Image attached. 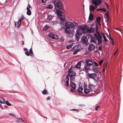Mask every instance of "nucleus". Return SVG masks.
<instances>
[{
	"label": "nucleus",
	"mask_w": 123,
	"mask_h": 123,
	"mask_svg": "<svg viewBox=\"0 0 123 123\" xmlns=\"http://www.w3.org/2000/svg\"><path fill=\"white\" fill-rule=\"evenodd\" d=\"M102 0H92L91 4L93 5H90L89 6V10L90 11H93L97 8V6H99V4H101L102 2Z\"/></svg>",
	"instance_id": "obj_1"
},
{
	"label": "nucleus",
	"mask_w": 123,
	"mask_h": 123,
	"mask_svg": "<svg viewBox=\"0 0 123 123\" xmlns=\"http://www.w3.org/2000/svg\"><path fill=\"white\" fill-rule=\"evenodd\" d=\"M78 25L75 22H68L65 24V27L66 29H71L72 31H73L74 28H77Z\"/></svg>",
	"instance_id": "obj_2"
},
{
	"label": "nucleus",
	"mask_w": 123,
	"mask_h": 123,
	"mask_svg": "<svg viewBox=\"0 0 123 123\" xmlns=\"http://www.w3.org/2000/svg\"><path fill=\"white\" fill-rule=\"evenodd\" d=\"M83 29V28H82L81 27L78 28L76 31L77 33L75 35L76 38H79V35H81L82 33L84 32Z\"/></svg>",
	"instance_id": "obj_3"
},
{
	"label": "nucleus",
	"mask_w": 123,
	"mask_h": 123,
	"mask_svg": "<svg viewBox=\"0 0 123 123\" xmlns=\"http://www.w3.org/2000/svg\"><path fill=\"white\" fill-rule=\"evenodd\" d=\"M54 4L55 7H56L61 9H62L63 8V4L62 2L60 1H58L56 3L55 1Z\"/></svg>",
	"instance_id": "obj_4"
},
{
	"label": "nucleus",
	"mask_w": 123,
	"mask_h": 123,
	"mask_svg": "<svg viewBox=\"0 0 123 123\" xmlns=\"http://www.w3.org/2000/svg\"><path fill=\"white\" fill-rule=\"evenodd\" d=\"M102 32H96L94 34V38H102Z\"/></svg>",
	"instance_id": "obj_5"
},
{
	"label": "nucleus",
	"mask_w": 123,
	"mask_h": 123,
	"mask_svg": "<svg viewBox=\"0 0 123 123\" xmlns=\"http://www.w3.org/2000/svg\"><path fill=\"white\" fill-rule=\"evenodd\" d=\"M101 39H91V42H93L94 43H96L97 40L98 41V45L100 44L102 42Z\"/></svg>",
	"instance_id": "obj_6"
},
{
	"label": "nucleus",
	"mask_w": 123,
	"mask_h": 123,
	"mask_svg": "<svg viewBox=\"0 0 123 123\" xmlns=\"http://www.w3.org/2000/svg\"><path fill=\"white\" fill-rule=\"evenodd\" d=\"M68 73V76L69 77L74 76L76 74V73L75 72L71 70V67L69 69Z\"/></svg>",
	"instance_id": "obj_7"
},
{
	"label": "nucleus",
	"mask_w": 123,
	"mask_h": 123,
	"mask_svg": "<svg viewBox=\"0 0 123 123\" xmlns=\"http://www.w3.org/2000/svg\"><path fill=\"white\" fill-rule=\"evenodd\" d=\"M76 84L73 82H70V86L72 88L70 89V91L72 92H74L76 87Z\"/></svg>",
	"instance_id": "obj_8"
},
{
	"label": "nucleus",
	"mask_w": 123,
	"mask_h": 123,
	"mask_svg": "<svg viewBox=\"0 0 123 123\" xmlns=\"http://www.w3.org/2000/svg\"><path fill=\"white\" fill-rule=\"evenodd\" d=\"M26 9L27 10V14L29 16L31 15V10L32 9V8L29 4L28 5Z\"/></svg>",
	"instance_id": "obj_9"
},
{
	"label": "nucleus",
	"mask_w": 123,
	"mask_h": 123,
	"mask_svg": "<svg viewBox=\"0 0 123 123\" xmlns=\"http://www.w3.org/2000/svg\"><path fill=\"white\" fill-rule=\"evenodd\" d=\"M87 76L89 78H92L94 80H95V78H96L97 76L95 73H93L92 74H88Z\"/></svg>",
	"instance_id": "obj_10"
},
{
	"label": "nucleus",
	"mask_w": 123,
	"mask_h": 123,
	"mask_svg": "<svg viewBox=\"0 0 123 123\" xmlns=\"http://www.w3.org/2000/svg\"><path fill=\"white\" fill-rule=\"evenodd\" d=\"M23 18H22L21 19L19 20L18 22H15V26L18 28H19L21 26V21L24 19Z\"/></svg>",
	"instance_id": "obj_11"
},
{
	"label": "nucleus",
	"mask_w": 123,
	"mask_h": 123,
	"mask_svg": "<svg viewBox=\"0 0 123 123\" xmlns=\"http://www.w3.org/2000/svg\"><path fill=\"white\" fill-rule=\"evenodd\" d=\"M86 63V64L90 66L92 65L93 64V61L91 59H88L87 60Z\"/></svg>",
	"instance_id": "obj_12"
},
{
	"label": "nucleus",
	"mask_w": 123,
	"mask_h": 123,
	"mask_svg": "<svg viewBox=\"0 0 123 123\" xmlns=\"http://www.w3.org/2000/svg\"><path fill=\"white\" fill-rule=\"evenodd\" d=\"M49 37L51 38H58V37L56 35H54L52 33H50L49 35Z\"/></svg>",
	"instance_id": "obj_13"
},
{
	"label": "nucleus",
	"mask_w": 123,
	"mask_h": 123,
	"mask_svg": "<svg viewBox=\"0 0 123 123\" xmlns=\"http://www.w3.org/2000/svg\"><path fill=\"white\" fill-rule=\"evenodd\" d=\"M88 39H81L80 42L84 45L87 46L88 44Z\"/></svg>",
	"instance_id": "obj_14"
},
{
	"label": "nucleus",
	"mask_w": 123,
	"mask_h": 123,
	"mask_svg": "<svg viewBox=\"0 0 123 123\" xmlns=\"http://www.w3.org/2000/svg\"><path fill=\"white\" fill-rule=\"evenodd\" d=\"M94 31V28L92 26H91L89 29H88L87 30V32L89 33H93Z\"/></svg>",
	"instance_id": "obj_15"
},
{
	"label": "nucleus",
	"mask_w": 123,
	"mask_h": 123,
	"mask_svg": "<svg viewBox=\"0 0 123 123\" xmlns=\"http://www.w3.org/2000/svg\"><path fill=\"white\" fill-rule=\"evenodd\" d=\"M59 18L61 21V24L64 25L65 23V18L64 17V16H62V15L60 16Z\"/></svg>",
	"instance_id": "obj_16"
},
{
	"label": "nucleus",
	"mask_w": 123,
	"mask_h": 123,
	"mask_svg": "<svg viewBox=\"0 0 123 123\" xmlns=\"http://www.w3.org/2000/svg\"><path fill=\"white\" fill-rule=\"evenodd\" d=\"M95 46L92 44H90L89 46L88 50L89 51L93 50L95 48Z\"/></svg>",
	"instance_id": "obj_17"
},
{
	"label": "nucleus",
	"mask_w": 123,
	"mask_h": 123,
	"mask_svg": "<svg viewBox=\"0 0 123 123\" xmlns=\"http://www.w3.org/2000/svg\"><path fill=\"white\" fill-rule=\"evenodd\" d=\"M76 48L77 46H75L74 47H73L72 48V50H75L74 52L73 53L74 54H75L79 51V49H76Z\"/></svg>",
	"instance_id": "obj_18"
},
{
	"label": "nucleus",
	"mask_w": 123,
	"mask_h": 123,
	"mask_svg": "<svg viewBox=\"0 0 123 123\" xmlns=\"http://www.w3.org/2000/svg\"><path fill=\"white\" fill-rule=\"evenodd\" d=\"M91 69L94 72L97 73H98V68L97 67L93 66L91 68Z\"/></svg>",
	"instance_id": "obj_19"
},
{
	"label": "nucleus",
	"mask_w": 123,
	"mask_h": 123,
	"mask_svg": "<svg viewBox=\"0 0 123 123\" xmlns=\"http://www.w3.org/2000/svg\"><path fill=\"white\" fill-rule=\"evenodd\" d=\"M95 86L93 85H89V88L90 90V92H92V91L94 90Z\"/></svg>",
	"instance_id": "obj_20"
},
{
	"label": "nucleus",
	"mask_w": 123,
	"mask_h": 123,
	"mask_svg": "<svg viewBox=\"0 0 123 123\" xmlns=\"http://www.w3.org/2000/svg\"><path fill=\"white\" fill-rule=\"evenodd\" d=\"M68 43L70 44L68 46H67L66 48L67 49H69L71 48L73 46V43L71 41H69L68 42Z\"/></svg>",
	"instance_id": "obj_21"
},
{
	"label": "nucleus",
	"mask_w": 123,
	"mask_h": 123,
	"mask_svg": "<svg viewBox=\"0 0 123 123\" xmlns=\"http://www.w3.org/2000/svg\"><path fill=\"white\" fill-rule=\"evenodd\" d=\"M88 25H85L81 27L82 28H83V30L84 32H85L87 30V29L88 28Z\"/></svg>",
	"instance_id": "obj_22"
},
{
	"label": "nucleus",
	"mask_w": 123,
	"mask_h": 123,
	"mask_svg": "<svg viewBox=\"0 0 123 123\" xmlns=\"http://www.w3.org/2000/svg\"><path fill=\"white\" fill-rule=\"evenodd\" d=\"M56 11L57 14L58 15H59L60 16L62 15V12L59 9H57L56 10Z\"/></svg>",
	"instance_id": "obj_23"
},
{
	"label": "nucleus",
	"mask_w": 123,
	"mask_h": 123,
	"mask_svg": "<svg viewBox=\"0 0 123 123\" xmlns=\"http://www.w3.org/2000/svg\"><path fill=\"white\" fill-rule=\"evenodd\" d=\"M89 19L90 21H92L93 19V15L91 13H90Z\"/></svg>",
	"instance_id": "obj_24"
},
{
	"label": "nucleus",
	"mask_w": 123,
	"mask_h": 123,
	"mask_svg": "<svg viewBox=\"0 0 123 123\" xmlns=\"http://www.w3.org/2000/svg\"><path fill=\"white\" fill-rule=\"evenodd\" d=\"M90 66L86 64L84 66L85 69L86 70H90Z\"/></svg>",
	"instance_id": "obj_25"
},
{
	"label": "nucleus",
	"mask_w": 123,
	"mask_h": 123,
	"mask_svg": "<svg viewBox=\"0 0 123 123\" xmlns=\"http://www.w3.org/2000/svg\"><path fill=\"white\" fill-rule=\"evenodd\" d=\"M84 92L86 93H88L90 92V89H87L85 87H84Z\"/></svg>",
	"instance_id": "obj_26"
},
{
	"label": "nucleus",
	"mask_w": 123,
	"mask_h": 123,
	"mask_svg": "<svg viewBox=\"0 0 123 123\" xmlns=\"http://www.w3.org/2000/svg\"><path fill=\"white\" fill-rule=\"evenodd\" d=\"M81 64L80 62H78L75 66V67L76 68H80L81 65Z\"/></svg>",
	"instance_id": "obj_27"
},
{
	"label": "nucleus",
	"mask_w": 123,
	"mask_h": 123,
	"mask_svg": "<svg viewBox=\"0 0 123 123\" xmlns=\"http://www.w3.org/2000/svg\"><path fill=\"white\" fill-rule=\"evenodd\" d=\"M72 31L71 29H68L66 28L65 29V31L68 34H70L71 32V31Z\"/></svg>",
	"instance_id": "obj_28"
},
{
	"label": "nucleus",
	"mask_w": 123,
	"mask_h": 123,
	"mask_svg": "<svg viewBox=\"0 0 123 123\" xmlns=\"http://www.w3.org/2000/svg\"><path fill=\"white\" fill-rule=\"evenodd\" d=\"M105 16L106 17L108 20H109V12L108 11H107L105 14Z\"/></svg>",
	"instance_id": "obj_29"
},
{
	"label": "nucleus",
	"mask_w": 123,
	"mask_h": 123,
	"mask_svg": "<svg viewBox=\"0 0 123 123\" xmlns=\"http://www.w3.org/2000/svg\"><path fill=\"white\" fill-rule=\"evenodd\" d=\"M83 90V88H82V87H80L79 88L78 91L79 93H81Z\"/></svg>",
	"instance_id": "obj_30"
},
{
	"label": "nucleus",
	"mask_w": 123,
	"mask_h": 123,
	"mask_svg": "<svg viewBox=\"0 0 123 123\" xmlns=\"http://www.w3.org/2000/svg\"><path fill=\"white\" fill-rule=\"evenodd\" d=\"M24 121L20 118H17L16 120V122H21Z\"/></svg>",
	"instance_id": "obj_31"
},
{
	"label": "nucleus",
	"mask_w": 123,
	"mask_h": 123,
	"mask_svg": "<svg viewBox=\"0 0 123 123\" xmlns=\"http://www.w3.org/2000/svg\"><path fill=\"white\" fill-rule=\"evenodd\" d=\"M5 103L4 99L2 97H0V103L1 104H4Z\"/></svg>",
	"instance_id": "obj_32"
},
{
	"label": "nucleus",
	"mask_w": 123,
	"mask_h": 123,
	"mask_svg": "<svg viewBox=\"0 0 123 123\" xmlns=\"http://www.w3.org/2000/svg\"><path fill=\"white\" fill-rule=\"evenodd\" d=\"M71 78V80H70V82L71 81L72 82H74L75 80V79L74 76H71L69 77Z\"/></svg>",
	"instance_id": "obj_33"
},
{
	"label": "nucleus",
	"mask_w": 123,
	"mask_h": 123,
	"mask_svg": "<svg viewBox=\"0 0 123 123\" xmlns=\"http://www.w3.org/2000/svg\"><path fill=\"white\" fill-rule=\"evenodd\" d=\"M30 55L31 56H32L33 55V52L32 50V49L31 48L29 50Z\"/></svg>",
	"instance_id": "obj_34"
},
{
	"label": "nucleus",
	"mask_w": 123,
	"mask_h": 123,
	"mask_svg": "<svg viewBox=\"0 0 123 123\" xmlns=\"http://www.w3.org/2000/svg\"><path fill=\"white\" fill-rule=\"evenodd\" d=\"M69 80H67L65 82L66 84L65 85V86L67 87H68L69 85Z\"/></svg>",
	"instance_id": "obj_35"
},
{
	"label": "nucleus",
	"mask_w": 123,
	"mask_h": 123,
	"mask_svg": "<svg viewBox=\"0 0 123 123\" xmlns=\"http://www.w3.org/2000/svg\"><path fill=\"white\" fill-rule=\"evenodd\" d=\"M97 11H104L105 12H106V10L105 8H101L99 9H97L96 10Z\"/></svg>",
	"instance_id": "obj_36"
},
{
	"label": "nucleus",
	"mask_w": 123,
	"mask_h": 123,
	"mask_svg": "<svg viewBox=\"0 0 123 123\" xmlns=\"http://www.w3.org/2000/svg\"><path fill=\"white\" fill-rule=\"evenodd\" d=\"M84 37H85V38L84 37V38H92L91 37L89 36V35H87L86 34L84 35Z\"/></svg>",
	"instance_id": "obj_37"
},
{
	"label": "nucleus",
	"mask_w": 123,
	"mask_h": 123,
	"mask_svg": "<svg viewBox=\"0 0 123 123\" xmlns=\"http://www.w3.org/2000/svg\"><path fill=\"white\" fill-rule=\"evenodd\" d=\"M48 18L49 20H51L52 18V17L51 15H49L47 17Z\"/></svg>",
	"instance_id": "obj_38"
},
{
	"label": "nucleus",
	"mask_w": 123,
	"mask_h": 123,
	"mask_svg": "<svg viewBox=\"0 0 123 123\" xmlns=\"http://www.w3.org/2000/svg\"><path fill=\"white\" fill-rule=\"evenodd\" d=\"M101 19V18L100 17H98L96 19V21L97 22L99 23Z\"/></svg>",
	"instance_id": "obj_39"
},
{
	"label": "nucleus",
	"mask_w": 123,
	"mask_h": 123,
	"mask_svg": "<svg viewBox=\"0 0 123 123\" xmlns=\"http://www.w3.org/2000/svg\"><path fill=\"white\" fill-rule=\"evenodd\" d=\"M53 6L51 4H49L47 6V7L49 9H52L53 8Z\"/></svg>",
	"instance_id": "obj_40"
},
{
	"label": "nucleus",
	"mask_w": 123,
	"mask_h": 123,
	"mask_svg": "<svg viewBox=\"0 0 123 123\" xmlns=\"http://www.w3.org/2000/svg\"><path fill=\"white\" fill-rule=\"evenodd\" d=\"M42 93L44 94H47L48 93L47 92V90H44L43 91H42Z\"/></svg>",
	"instance_id": "obj_41"
},
{
	"label": "nucleus",
	"mask_w": 123,
	"mask_h": 123,
	"mask_svg": "<svg viewBox=\"0 0 123 123\" xmlns=\"http://www.w3.org/2000/svg\"><path fill=\"white\" fill-rule=\"evenodd\" d=\"M6 103L7 104V105L9 106H10L11 105V104L8 101H6Z\"/></svg>",
	"instance_id": "obj_42"
},
{
	"label": "nucleus",
	"mask_w": 123,
	"mask_h": 123,
	"mask_svg": "<svg viewBox=\"0 0 123 123\" xmlns=\"http://www.w3.org/2000/svg\"><path fill=\"white\" fill-rule=\"evenodd\" d=\"M95 30H96V32H99L98 31V26L97 24H96L95 25Z\"/></svg>",
	"instance_id": "obj_43"
},
{
	"label": "nucleus",
	"mask_w": 123,
	"mask_h": 123,
	"mask_svg": "<svg viewBox=\"0 0 123 123\" xmlns=\"http://www.w3.org/2000/svg\"><path fill=\"white\" fill-rule=\"evenodd\" d=\"M101 35H102V36H103V38H104V39L106 38L105 35L103 33H102Z\"/></svg>",
	"instance_id": "obj_44"
},
{
	"label": "nucleus",
	"mask_w": 123,
	"mask_h": 123,
	"mask_svg": "<svg viewBox=\"0 0 123 123\" xmlns=\"http://www.w3.org/2000/svg\"><path fill=\"white\" fill-rule=\"evenodd\" d=\"M52 23H53V25H56L57 24V22L56 21H53Z\"/></svg>",
	"instance_id": "obj_45"
},
{
	"label": "nucleus",
	"mask_w": 123,
	"mask_h": 123,
	"mask_svg": "<svg viewBox=\"0 0 123 123\" xmlns=\"http://www.w3.org/2000/svg\"><path fill=\"white\" fill-rule=\"evenodd\" d=\"M49 26H48V25H46L44 28V29L45 30H47V29L49 28Z\"/></svg>",
	"instance_id": "obj_46"
},
{
	"label": "nucleus",
	"mask_w": 123,
	"mask_h": 123,
	"mask_svg": "<svg viewBox=\"0 0 123 123\" xmlns=\"http://www.w3.org/2000/svg\"><path fill=\"white\" fill-rule=\"evenodd\" d=\"M25 54L27 56L29 55V53L28 51H26L25 52Z\"/></svg>",
	"instance_id": "obj_47"
},
{
	"label": "nucleus",
	"mask_w": 123,
	"mask_h": 123,
	"mask_svg": "<svg viewBox=\"0 0 123 123\" xmlns=\"http://www.w3.org/2000/svg\"><path fill=\"white\" fill-rule=\"evenodd\" d=\"M103 61L102 60H101L99 62V63L100 65H101L102 63H103Z\"/></svg>",
	"instance_id": "obj_48"
},
{
	"label": "nucleus",
	"mask_w": 123,
	"mask_h": 123,
	"mask_svg": "<svg viewBox=\"0 0 123 123\" xmlns=\"http://www.w3.org/2000/svg\"><path fill=\"white\" fill-rule=\"evenodd\" d=\"M102 46H99V47L98 48V50H101V51L102 50Z\"/></svg>",
	"instance_id": "obj_49"
},
{
	"label": "nucleus",
	"mask_w": 123,
	"mask_h": 123,
	"mask_svg": "<svg viewBox=\"0 0 123 123\" xmlns=\"http://www.w3.org/2000/svg\"><path fill=\"white\" fill-rule=\"evenodd\" d=\"M9 114L10 115L12 116H13V117H15V115L13 113H9Z\"/></svg>",
	"instance_id": "obj_50"
},
{
	"label": "nucleus",
	"mask_w": 123,
	"mask_h": 123,
	"mask_svg": "<svg viewBox=\"0 0 123 123\" xmlns=\"http://www.w3.org/2000/svg\"><path fill=\"white\" fill-rule=\"evenodd\" d=\"M71 110L73 111H79V109H71Z\"/></svg>",
	"instance_id": "obj_51"
},
{
	"label": "nucleus",
	"mask_w": 123,
	"mask_h": 123,
	"mask_svg": "<svg viewBox=\"0 0 123 123\" xmlns=\"http://www.w3.org/2000/svg\"><path fill=\"white\" fill-rule=\"evenodd\" d=\"M94 63V65L96 66L97 67H98V64H97L96 62H93V63Z\"/></svg>",
	"instance_id": "obj_52"
},
{
	"label": "nucleus",
	"mask_w": 123,
	"mask_h": 123,
	"mask_svg": "<svg viewBox=\"0 0 123 123\" xmlns=\"http://www.w3.org/2000/svg\"><path fill=\"white\" fill-rule=\"evenodd\" d=\"M100 107L99 106H97L95 107V110H98V108H99Z\"/></svg>",
	"instance_id": "obj_53"
},
{
	"label": "nucleus",
	"mask_w": 123,
	"mask_h": 123,
	"mask_svg": "<svg viewBox=\"0 0 123 123\" xmlns=\"http://www.w3.org/2000/svg\"><path fill=\"white\" fill-rule=\"evenodd\" d=\"M42 2L43 3H44L46 1V0H41Z\"/></svg>",
	"instance_id": "obj_54"
},
{
	"label": "nucleus",
	"mask_w": 123,
	"mask_h": 123,
	"mask_svg": "<svg viewBox=\"0 0 123 123\" xmlns=\"http://www.w3.org/2000/svg\"><path fill=\"white\" fill-rule=\"evenodd\" d=\"M24 50L25 51H27V50H28V49H27L26 48H24Z\"/></svg>",
	"instance_id": "obj_55"
},
{
	"label": "nucleus",
	"mask_w": 123,
	"mask_h": 123,
	"mask_svg": "<svg viewBox=\"0 0 123 123\" xmlns=\"http://www.w3.org/2000/svg\"><path fill=\"white\" fill-rule=\"evenodd\" d=\"M50 98V97H47L46 98V100H48Z\"/></svg>",
	"instance_id": "obj_56"
},
{
	"label": "nucleus",
	"mask_w": 123,
	"mask_h": 123,
	"mask_svg": "<svg viewBox=\"0 0 123 123\" xmlns=\"http://www.w3.org/2000/svg\"><path fill=\"white\" fill-rule=\"evenodd\" d=\"M69 77V76H68V75L66 77V79H67V80H69V78H68Z\"/></svg>",
	"instance_id": "obj_57"
},
{
	"label": "nucleus",
	"mask_w": 123,
	"mask_h": 123,
	"mask_svg": "<svg viewBox=\"0 0 123 123\" xmlns=\"http://www.w3.org/2000/svg\"><path fill=\"white\" fill-rule=\"evenodd\" d=\"M22 45H24V43L23 41H22Z\"/></svg>",
	"instance_id": "obj_58"
},
{
	"label": "nucleus",
	"mask_w": 123,
	"mask_h": 123,
	"mask_svg": "<svg viewBox=\"0 0 123 123\" xmlns=\"http://www.w3.org/2000/svg\"><path fill=\"white\" fill-rule=\"evenodd\" d=\"M94 52H96L98 53L99 54L98 50H95Z\"/></svg>",
	"instance_id": "obj_59"
},
{
	"label": "nucleus",
	"mask_w": 123,
	"mask_h": 123,
	"mask_svg": "<svg viewBox=\"0 0 123 123\" xmlns=\"http://www.w3.org/2000/svg\"><path fill=\"white\" fill-rule=\"evenodd\" d=\"M104 39V41L106 42H107V39Z\"/></svg>",
	"instance_id": "obj_60"
},
{
	"label": "nucleus",
	"mask_w": 123,
	"mask_h": 123,
	"mask_svg": "<svg viewBox=\"0 0 123 123\" xmlns=\"http://www.w3.org/2000/svg\"><path fill=\"white\" fill-rule=\"evenodd\" d=\"M0 107H1L2 108H3V107H2V105H1V104H0Z\"/></svg>",
	"instance_id": "obj_61"
},
{
	"label": "nucleus",
	"mask_w": 123,
	"mask_h": 123,
	"mask_svg": "<svg viewBox=\"0 0 123 123\" xmlns=\"http://www.w3.org/2000/svg\"><path fill=\"white\" fill-rule=\"evenodd\" d=\"M117 30L119 31H121V30L120 29H119V28L118 29H117Z\"/></svg>",
	"instance_id": "obj_62"
},
{
	"label": "nucleus",
	"mask_w": 123,
	"mask_h": 123,
	"mask_svg": "<svg viewBox=\"0 0 123 123\" xmlns=\"http://www.w3.org/2000/svg\"><path fill=\"white\" fill-rule=\"evenodd\" d=\"M109 36L110 37V39L112 38L111 37V35H110V34H109Z\"/></svg>",
	"instance_id": "obj_63"
},
{
	"label": "nucleus",
	"mask_w": 123,
	"mask_h": 123,
	"mask_svg": "<svg viewBox=\"0 0 123 123\" xmlns=\"http://www.w3.org/2000/svg\"><path fill=\"white\" fill-rule=\"evenodd\" d=\"M106 6H107V8H108V6L107 4H106Z\"/></svg>",
	"instance_id": "obj_64"
}]
</instances>
